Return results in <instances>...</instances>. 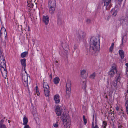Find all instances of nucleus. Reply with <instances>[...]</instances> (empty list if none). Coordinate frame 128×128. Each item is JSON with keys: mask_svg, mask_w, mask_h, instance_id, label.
Returning a JSON list of instances; mask_svg holds the SVG:
<instances>
[{"mask_svg": "<svg viewBox=\"0 0 128 128\" xmlns=\"http://www.w3.org/2000/svg\"><path fill=\"white\" fill-rule=\"evenodd\" d=\"M90 44L89 51L91 54H94L99 51L100 45L97 38L94 37L90 39Z\"/></svg>", "mask_w": 128, "mask_h": 128, "instance_id": "1", "label": "nucleus"}, {"mask_svg": "<svg viewBox=\"0 0 128 128\" xmlns=\"http://www.w3.org/2000/svg\"><path fill=\"white\" fill-rule=\"evenodd\" d=\"M56 0H49L48 6L50 12L51 14H54L56 7Z\"/></svg>", "mask_w": 128, "mask_h": 128, "instance_id": "2", "label": "nucleus"}, {"mask_svg": "<svg viewBox=\"0 0 128 128\" xmlns=\"http://www.w3.org/2000/svg\"><path fill=\"white\" fill-rule=\"evenodd\" d=\"M6 61L2 62H0V70L2 76L4 77H6L7 75V71L6 68Z\"/></svg>", "mask_w": 128, "mask_h": 128, "instance_id": "3", "label": "nucleus"}, {"mask_svg": "<svg viewBox=\"0 0 128 128\" xmlns=\"http://www.w3.org/2000/svg\"><path fill=\"white\" fill-rule=\"evenodd\" d=\"M22 80L24 86L28 88V75L25 71L24 73H22Z\"/></svg>", "mask_w": 128, "mask_h": 128, "instance_id": "4", "label": "nucleus"}, {"mask_svg": "<svg viewBox=\"0 0 128 128\" xmlns=\"http://www.w3.org/2000/svg\"><path fill=\"white\" fill-rule=\"evenodd\" d=\"M116 65L115 64H112V67L110 69V71L108 72V75L110 77H112L114 76L115 74V72L116 73L117 72V70L116 69Z\"/></svg>", "mask_w": 128, "mask_h": 128, "instance_id": "5", "label": "nucleus"}, {"mask_svg": "<svg viewBox=\"0 0 128 128\" xmlns=\"http://www.w3.org/2000/svg\"><path fill=\"white\" fill-rule=\"evenodd\" d=\"M76 36L79 40H80L85 38L86 34L83 31L79 30L77 32Z\"/></svg>", "mask_w": 128, "mask_h": 128, "instance_id": "6", "label": "nucleus"}, {"mask_svg": "<svg viewBox=\"0 0 128 128\" xmlns=\"http://www.w3.org/2000/svg\"><path fill=\"white\" fill-rule=\"evenodd\" d=\"M43 85L45 95L46 96H48L50 93L49 86L48 84L46 82H44Z\"/></svg>", "mask_w": 128, "mask_h": 128, "instance_id": "7", "label": "nucleus"}, {"mask_svg": "<svg viewBox=\"0 0 128 128\" xmlns=\"http://www.w3.org/2000/svg\"><path fill=\"white\" fill-rule=\"evenodd\" d=\"M55 112L57 116H61L62 117V114L64 113L66 114L65 113L63 112V110L62 108L59 105H57L55 109Z\"/></svg>", "mask_w": 128, "mask_h": 128, "instance_id": "8", "label": "nucleus"}, {"mask_svg": "<svg viewBox=\"0 0 128 128\" xmlns=\"http://www.w3.org/2000/svg\"><path fill=\"white\" fill-rule=\"evenodd\" d=\"M112 0H104V6H106V10H109L112 6L111 1Z\"/></svg>", "mask_w": 128, "mask_h": 128, "instance_id": "9", "label": "nucleus"}, {"mask_svg": "<svg viewBox=\"0 0 128 128\" xmlns=\"http://www.w3.org/2000/svg\"><path fill=\"white\" fill-rule=\"evenodd\" d=\"M62 121L64 123V125L65 127H66L68 124V122H67L68 121V118H67L66 115H65L64 113L62 114Z\"/></svg>", "mask_w": 128, "mask_h": 128, "instance_id": "10", "label": "nucleus"}, {"mask_svg": "<svg viewBox=\"0 0 128 128\" xmlns=\"http://www.w3.org/2000/svg\"><path fill=\"white\" fill-rule=\"evenodd\" d=\"M43 21L45 24L47 25L49 22V17L48 16H44L43 17Z\"/></svg>", "mask_w": 128, "mask_h": 128, "instance_id": "11", "label": "nucleus"}, {"mask_svg": "<svg viewBox=\"0 0 128 128\" xmlns=\"http://www.w3.org/2000/svg\"><path fill=\"white\" fill-rule=\"evenodd\" d=\"M71 81L69 80H68L66 84V89L69 90H71Z\"/></svg>", "mask_w": 128, "mask_h": 128, "instance_id": "12", "label": "nucleus"}, {"mask_svg": "<svg viewBox=\"0 0 128 128\" xmlns=\"http://www.w3.org/2000/svg\"><path fill=\"white\" fill-rule=\"evenodd\" d=\"M59 98V96L58 95H56L54 96V100L56 103H58L60 102V100Z\"/></svg>", "mask_w": 128, "mask_h": 128, "instance_id": "13", "label": "nucleus"}, {"mask_svg": "<svg viewBox=\"0 0 128 128\" xmlns=\"http://www.w3.org/2000/svg\"><path fill=\"white\" fill-rule=\"evenodd\" d=\"M4 34V35H6V29L4 27H2L0 30V36H1L2 34Z\"/></svg>", "mask_w": 128, "mask_h": 128, "instance_id": "14", "label": "nucleus"}, {"mask_svg": "<svg viewBox=\"0 0 128 128\" xmlns=\"http://www.w3.org/2000/svg\"><path fill=\"white\" fill-rule=\"evenodd\" d=\"M62 46L64 49L65 50H67L68 48V44L66 43H62Z\"/></svg>", "mask_w": 128, "mask_h": 128, "instance_id": "15", "label": "nucleus"}, {"mask_svg": "<svg viewBox=\"0 0 128 128\" xmlns=\"http://www.w3.org/2000/svg\"><path fill=\"white\" fill-rule=\"evenodd\" d=\"M26 59L25 58H23L20 60V62L21 64L24 67V68L26 66ZM24 69H25L24 68Z\"/></svg>", "mask_w": 128, "mask_h": 128, "instance_id": "16", "label": "nucleus"}, {"mask_svg": "<svg viewBox=\"0 0 128 128\" xmlns=\"http://www.w3.org/2000/svg\"><path fill=\"white\" fill-rule=\"evenodd\" d=\"M117 81L116 80H114L113 82H110L111 86L112 88L113 87H115L117 85Z\"/></svg>", "mask_w": 128, "mask_h": 128, "instance_id": "17", "label": "nucleus"}, {"mask_svg": "<svg viewBox=\"0 0 128 128\" xmlns=\"http://www.w3.org/2000/svg\"><path fill=\"white\" fill-rule=\"evenodd\" d=\"M119 53L120 56L122 58H123L124 57V52L122 50H120L119 51Z\"/></svg>", "mask_w": 128, "mask_h": 128, "instance_id": "18", "label": "nucleus"}, {"mask_svg": "<svg viewBox=\"0 0 128 128\" xmlns=\"http://www.w3.org/2000/svg\"><path fill=\"white\" fill-rule=\"evenodd\" d=\"M71 90L66 89V96L68 98L70 97L71 94Z\"/></svg>", "mask_w": 128, "mask_h": 128, "instance_id": "19", "label": "nucleus"}, {"mask_svg": "<svg viewBox=\"0 0 128 128\" xmlns=\"http://www.w3.org/2000/svg\"><path fill=\"white\" fill-rule=\"evenodd\" d=\"M60 81V79L58 77H56L54 79V82L55 84H57Z\"/></svg>", "mask_w": 128, "mask_h": 128, "instance_id": "20", "label": "nucleus"}, {"mask_svg": "<svg viewBox=\"0 0 128 128\" xmlns=\"http://www.w3.org/2000/svg\"><path fill=\"white\" fill-rule=\"evenodd\" d=\"M23 125H25L27 124L28 122V120L27 118V117L24 116L23 118Z\"/></svg>", "mask_w": 128, "mask_h": 128, "instance_id": "21", "label": "nucleus"}, {"mask_svg": "<svg viewBox=\"0 0 128 128\" xmlns=\"http://www.w3.org/2000/svg\"><path fill=\"white\" fill-rule=\"evenodd\" d=\"M82 88L83 89L85 90L86 88V81L85 80H83L82 82Z\"/></svg>", "mask_w": 128, "mask_h": 128, "instance_id": "22", "label": "nucleus"}, {"mask_svg": "<svg viewBox=\"0 0 128 128\" xmlns=\"http://www.w3.org/2000/svg\"><path fill=\"white\" fill-rule=\"evenodd\" d=\"M32 112L34 119H35L36 118H37L38 117V115L36 110H35L34 112L32 111Z\"/></svg>", "mask_w": 128, "mask_h": 128, "instance_id": "23", "label": "nucleus"}, {"mask_svg": "<svg viewBox=\"0 0 128 128\" xmlns=\"http://www.w3.org/2000/svg\"><path fill=\"white\" fill-rule=\"evenodd\" d=\"M62 20L61 18H58L57 23L58 24L60 25L62 24Z\"/></svg>", "mask_w": 128, "mask_h": 128, "instance_id": "24", "label": "nucleus"}, {"mask_svg": "<svg viewBox=\"0 0 128 128\" xmlns=\"http://www.w3.org/2000/svg\"><path fill=\"white\" fill-rule=\"evenodd\" d=\"M28 54V52H24L21 54V56L22 58H24Z\"/></svg>", "mask_w": 128, "mask_h": 128, "instance_id": "25", "label": "nucleus"}, {"mask_svg": "<svg viewBox=\"0 0 128 128\" xmlns=\"http://www.w3.org/2000/svg\"><path fill=\"white\" fill-rule=\"evenodd\" d=\"M35 92H36L34 93L35 94H36L38 96H39L40 95V93L38 92V88L37 86H36V87Z\"/></svg>", "mask_w": 128, "mask_h": 128, "instance_id": "26", "label": "nucleus"}, {"mask_svg": "<svg viewBox=\"0 0 128 128\" xmlns=\"http://www.w3.org/2000/svg\"><path fill=\"white\" fill-rule=\"evenodd\" d=\"M126 100V112L127 114H128V99Z\"/></svg>", "mask_w": 128, "mask_h": 128, "instance_id": "27", "label": "nucleus"}, {"mask_svg": "<svg viewBox=\"0 0 128 128\" xmlns=\"http://www.w3.org/2000/svg\"><path fill=\"white\" fill-rule=\"evenodd\" d=\"M114 43H112L111 44V45L110 48L109 52H112L114 49Z\"/></svg>", "mask_w": 128, "mask_h": 128, "instance_id": "28", "label": "nucleus"}, {"mask_svg": "<svg viewBox=\"0 0 128 128\" xmlns=\"http://www.w3.org/2000/svg\"><path fill=\"white\" fill-rule=\"evenodd\" d=\"M96 73L95 72H94L90 75V78L91 79H94L96 76Z\"/></svg>", "mask_w": 128, "mask_h": 128, "instance_id": "29", "label": "nucleus"}, {"mask_svg": "<svg viewBox=\"0 0 128 128\" xmlns=\"http://www.w3.org/2000/svg\"><path fill=\"white\" fill-rule=\"evenodd\" d=\"M119 20L120 23L122 24H124L125 22V19L122 18H119Z\"/></svg>", "mask_w": 128, "mask_h": 128, "instance_id": "30", "label": "nucleus"}, {"mask_svg": "<svg viewBox=\"0 0 128 128\" xmlns=\"http://www.w3.org/2000/svg\"><path fill=\"white\" fill-rule=\"evenodd\" d=\"M113 12L112 14V15L114 16H116L118 10H114H114H113Z\"/></svg>", "mask_w": 128, "mask_h": 128, "instance_id": "31", "label": "nucleus"}, {"mask_svg": "<svg viewBox=\"0 0 128 128\" xmlns=\"http://www.w3.org/2000/svg\"><path fill=\"white\" fill-rule=\"evenodd\" d=\"M86 72V71L85 70H83L81 71V74L82 77H83V76L85 73Z\"/></svg>", "mask_w": 128, "mask_h": 128, "instance_id": "32", "label": "nucleus"}, {"mask_svg": "<svg viewBox=\"0 0 128 128\" xmlns=\"http://www.w3.org/2000/svg\"><path fill=\"white\" fill-rule=\"evenodd\" d=\"M57 16H58V18H61V16H62V14L61 12L60 11H58L57 14Z\"/></svg>", "mask_w": 128, "mask_h": 128, "instance_id": "33", "label": "nucleus"}, {"mask_svg": "<svg viewBox=\"0 0 128 128\" xmlns=\"http://www.w3.org/2000/svg\"><path fill=\"white\" fill-rule=\"evenodd\" d=\"M4 58V56L0 57V62H2L4 61H5Z\"/></svg>", "mask_w": 128, "mask_h": 128, "instance_id": "34", "label": "nucleus"}, {"mask_svg": "<svg viewBox=\"0 0 128 128\" xmlns=\"http://www.w3.org/2000/svg\"><path fill=\"white\" fill-rule=\"evenodd\" d=\"M107 125V123L105 121L103 122L102 127L103 128H106Z\"/></svg>", "mask_w": 128, "mask_h": 128, "instance_id": "35", "label": "nucleus"}, {"mask_svg": "<svg viewBox=\"0 0 128 128\" xmlns=\"http://www.w3.org/2000/svg\"><path fill=\"white\" fill-rule=\"evenodd\" d=\"M120 74L119 73L118 74V76L116 77V80L118 81L119 80V79H120Z\"/></svg>", "mask_w": 128, "mask_h": 128, "instance_id": "36", "label": "nucleus"}, {"mask_svg": "<svg viewBox=\"0 0 128 128\" xmlns=\"http://www.w3.org/2000/svg\"><path fill=\"white\" fill-rule=\"evenodd\" d=\"M83 119L84 123L86 124L87 123L86 119L85 118L84 116H83Z\"/></svg>", "mask_w": 128, "mask_h": 128, "instance_id": "37", "label": "nucleus"}, {"mask_svg": "<svg viewBox=\"0 0 128 128\" xmlns=\"http://www.w3.org/2000/svg\"><path fill=\"white\" fill-rule=\"evenodd\" d=\"M124 39V37H122V44L120 45V46H122L123 44L124 43H125L126 42V41L125 40H123Z\"/></svg>", "mask_w": 128, "mask_h": 128, "instance_id": "38", "label": "nucleus"}, {"mask_svg": "<svg viewBox=\"0 0 128 128\" xmlns=\"http://www.w3.org/2000/svg\"><path fill=\"white\" fill-rule=\"evenodd\" d=\"M53 125L54 127L55 128H58V125L57 124V123H56V124H53Z\"/></svg>", "mask_w": 128, "mask_h": 128, "instance_id": "39", "label": "nucleus"}, {"mask_svg": "<svg viewBox=\"0 0 128 128\" xmlns=\"http://www.w3.org/2000/svg\"><path fill=\"white\" fill-rule=\"evenodd\" d=\"M1 44L2 45H3V46L4 47H5V46L6 45V42H2Z\"/></svg>", "mask_w": 128, "mask_h": 128, "instance_id": "40", "label": "nucleus"}, {"mask_svg": "<svg viewBox=\"0 0 128 128\" xmlns=\"http://www.w3.org/2000/svg\"><path fill=\"white\" fill-rule=\"evenodd\" d=\"M0 128H6L5 126L3 124L0 126Z\"/></svg>", "mask_w": 128, "mask_h": 128, "instance_id": "41", "label": "nucleus"}, {"mask_svg": "<svg viewBox=\"0 0 128 128\" xmlns=\"http://www.w3.org/2000/svg\"><path fill=\"white\" fill-rule=\"evenodd\" d=\"M4 122V120H2L0 121V126L3 124V123Z\"/></svg>", "mask_w": 128, "mask_h": 128, "instance_id": "42", "label": "nucleus"}, {"mask_svg": "<svg viewBox=\"0 0 128 128\" xmlns=\"http://www.w3.org/2000/svg\"><path fill=\"white\" fill-rule=\"evenodd\" d=\"M24 125L25 126L24 127V128H30V127L29 125H27V124Z\"/></svg>", "mask_w": 128, "mask_h": 128, "instance_id": "43", "label": "nucleus"}, {"mask_svg": "<svg viewBox=\"0 0 128 128\" xmlns=\"http://www.w3.org/2000/svg\"><path fill=\"white\" fill-rule=\"evenodd\" d=\"M86 21L88 24L90 23V20L89 19H87Z\"/></svg>", "mask_w": 128, "mask_h": 128, "instance_id": "44", "label": "nucleus"}, {"mask_svg": "<svg viewBox=\"0 0 128 128\" xmlns=\"http://www.w3.org/2000/svg\"><path fill=\"white\" fill-rule=\"evenodd\" d=\"M116 109L117 111H118L119 109L118 106H117L116 107Z\"/></svg>", "mask_w": 128, "mask_h": 128, "instance_id": "45", "label": "nucleus"}, {"mask_svg": "<svg viewBox=\"0 0 128 128\" xmlns=\"http://www.w3.org/2000/svg\"><path fill=\"white\" fill-rule=\"evenodd\" d=\"M92 128H94V123L93 122H92Z\"/></svg>", "mask_w": 128, "mask_h": 128, "instance_id": "46", "label": "nucleus"}, {"mask_svg": "<svg viewBox=\"0 0 128 128\" xmlns=\"http://www.w3.org/2000/svg\"><path fill=\"white\" fill-rule=\"evenodd\" d=\"M126 66L128 67V63H126Z\"/></svg>", "mask_w": 128, "mask_h": 128, "instance_id": "47", "label": "nucleus"}, {"mask_svg": "<svg viewBox=\"0 0 128 128\" xmlns=\"http://www.w3.org/2000/svg\"><path fill=\"white\" fill-rule=\"evenodd\" d=\"M118 0V1L120 2H122L123 0Z\"/></svg>", "mask_w": 128, "mask_h": 128, "instance_id": "48", "label": "nucleus"}, {"mask_svg": "<svg viewBox=\"0 0 128 128\" xmlns=\"http://www.w3.org/2000/svg\"><path fill=\"white\" fill-rule=\"evenodd\" d=\"M5 38L6 39V38H7V37L6 36H5Z\"/></svg>", "mask_w": 128, "mask_h": 128, "instance_id": "49", "label": "nucleus"}, {"mask_svg": "<svg viewBox=\"0 0 128 128\" xmlns=\"http://www.w3.org/2000/svg\"><path fill=\"white\" fill-rule=\"evenodd\" d=\"M56 63H58V62L56 60Z\"/></svg>", "mask_w": 128, "mask_h": 128, "instance_id": "50", "label": "nucleus"}, {"mask_svg": "<svg viewBox=\"0 0 128 128\" xmlns=\"http://www.w3.org/2000/svg\"><path fill=\"white\" fill-rule=\"evenodd\" d=\"M74 48L75 49H76V47H74Z\"/></svg>", "mask_w": 128, "mask_h": 128, "instance_id": "51", "label": "nucleus"}, {"mask_svg": "<svg viewBox=\"0 0 128 128\" xmlns=\"http://www.w3.org/2000/svg\"><path fill=\"white\" fill-rule=\"evenodd\" d=\"M10 120H8V123H10Z\"/></svg>", "mask_w": 128, "mask_h": 128, "instance_id": "52", "label": "nucleus"}, {"mask_svg": "<svg viewBox=\"0 0 128 128\" xmlns=\"http://www.w3.org/2000/svg\"><path fill=\"white\" fill-rule=\"evenodd\" d=\"M28 5H29V6H28L29 7H30L31 6L30 4V5L28 4Z\"/></svg>", "mask_w": 128, "mask_h": 128, "instance_id": "53", "label": "nucleus"}, {"mask_svg": "<svg viewBox=\"0 0 128 128\" xmlns=\"http://www.w3.org/2000/svg\"><path fill=\"white\" fill-rule=\"evenodd\" d=\"M106 98H107V96H106Z\"/></svg>", "mask_w": 128, "mask_h": 128, "instance_id": "54", "label": "nucleus"}, {"mask_svg": "<svg viewBox=\"0 0 128 128\" xmlns=\"http://www.w3.org/2000/svg\"><path fill=\"white\" fill-rule=\"evenodd\" d=\"M118 128H121L120 126H119Z\"/></svg>", "mask_w": 128, "mask_h": 128, "instance_id": "55", "label": "nucleus"}, {"mask_svg": "<svg viewBox=\"0 0 128 128\" xmlns=\"http://www.w3.org/2000/svg\"><path fill=\"white\" fill-rule=\"evenodd\" d=\"M127 93H128V90L127 91Z\"/></svg>", "mask_w": 128, "mask_h": 128, "instance_id": "56", "label": "nucleus"}, {"mask_svg": "<svg viewBox=\"0 0 128 128\" xmlns=\"http://www.w3.org/2000/svg\"><path fill=\"white\" fill-rule=\"evenodd\" d=\"M32 5H31V7H32Z\"/></svg>", "mask_w": 128, "mask_h": 128, "instance_id": "57", "label": "nucleus"}]
</instances>
